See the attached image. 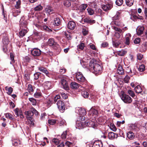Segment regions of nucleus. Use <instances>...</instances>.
<instances>
[{"label": "nucleus", "mask_w": 147, "mask_h": 147, "mask_svg": "<svg viewBox=\"0 0 147 147\" xmlns=\"http://www.w3.org/2000/svg\"><path fill=\"white\" fill-rule=\"evenodd\" d=\"M90 66V69L91 70H93V72L96 75L100 74L102 72V67L99 64H91Z\"/></svg>", "instance_id": "1"}, {"label": "nucleus", "mask_w": 147, "mask_h": 147, "mask_svg": "<svg viewBox=\"0 0 147 147\" xmlns=\"http://www.w3.org/2000/svg\"><path fill=\"white\" fill-rule=\"evenodd\" d=\"M92 125H94L93 122L90 120L85 121L84 124L82 122L77 121L76 122V127L80 129L83 128L84 125L89 127H90L92 126Z\"/></svg>", "instance_id": "2"}, {"label": "nucleus", "mask_w": 147, "mask_h": 147, "mask_svg": "<svg viewBox=\"0 0 147 147\" xmlns=\"http://www.w3.org/2000/svg\"><path fill=\"white\" fill-rule=\"evenodd\" d=\"M120 97L123 101L125 103L129 104L132 101V99L128 95L124 93L123 91L121 92Z\"/></svg>", "instance_id": "3"}, {"label": "nucleus", "mask_w": 147, "mask_h": 147, "mask_svg": "<svg viewBox=\"0 0 147 147\" xmlns=\"http://www.w3.org/2000/svg\"><path fill=\"white\" fill-rule=\"evenodd\" d=\"M3 42L4 44L3 48V51L4 52H6L7 51V45L9 43V40L7 35L4 36L3 38Z\"/></svg>", "instance_id": "4"}, {"label": "nucleus", "mask_w": 147, "mask_h": 147, "mask_svg": "<svg viewBox=\"0 0 147 147\" xmlns=\"http://www.w3.org/2000/svg\"><path fill=\"white\" fill-rule=\"evenodd\" d=\"M76 78L77 81L83 82L85 81V79L81 72H78L76 73Z\"/></svg>", "instance_id": "5"}, {"label": "nucleus", "mask_w": 147, "mask_h": 147, "mask_svg": "<svg viewBox=\"0 0 147 147\" xmlns=\"http://www.w3.org/2000/svg\"><path fill=\"white\" fill-rule=\"evenodd\" d=\"M41 51L39 49L35 48L31 51L32 55L34 57H38L41 54Z\"/></svg>", "instance_id": "6"}, {"label": "nucleus", "mask_w": 147, "mask_h": 147, "mask_svg": "<svg viewBox=\"0 0 147 147\" xmlns=\"http://www.w3.org/2000/svg\"><path fill=\"white\" fill-rule=\"evenodd\" d=\"M58 108L60 110H64L65 108L64 103L61 100H59L56 103Z\"/></svg>", "instance_id": "7"}, {"label": "nucleus", "mask_w": 147, "mask_h": 147, "mask_svg": "<svg viewBox=\"0 0 147 147\" xmlns=\"http://www.w3.org/2000/svg\"><path fill=\"white\" fill-rule=\"evenodd\" d=\"M61 82L64 89L68 90L69 89L68 84L65 78H63L61 80Z\"/></svg>", "instance_id": "8"}, {"label": "nucleus", "mask_w": 147, "mask_h": 147, "mask_svg": "<svg viewBox=\"0 0 147 147\" xmlns=\"http://www.w3.org/2000/svg\"><path fill=\"white\" fill-rule=\"evenodd\" d=\"M14 111L16 117H18L19 115L20 118L23 119L24 118L22 111L21 110L18 108H16L14 110Z\"/></svg>", "instance_id": "9"}, {"label": "nucleus", "mask_w": 147, "mask_h": 147, "mask_svg": "<svg viewBox=\"0 0 147 147\" xmlns=\"http://www.w3.org/2000/svg\"><path fill=\"white\" fill-rule=\"evenodd\" d=\"M113 7V5L111 3H109L106 5H102V8L105 11H107L110 10Z\"/></svg>", "instance_id": "10"}, {"label": "nucleus", "mask_w": 147, "mask_h": 147, "mask_svg": "<svg viewBox=\"0 0 147 147\" xmlns=\"http://www.w3.org/2000/svg\"><path fill=\"white\" fill-rule=\"evenodd\" d=\"M43 85L45 89H49L52 87L53 84L51 82L47 81L44 83Z\"/></svg>", "instance_id": "11"}, {"label": "nucleus", "mask_w": 147, "mask_h": 147, "mask_svg": "<svg viewBox=\"0 0 147 147\" xmlns=\"http://www.w3.org/2000/svg\"><path fill=\"white\" fill-rule=\"evenodd\" d=\"M48 44L50 46H54L56 47L59 46L57 43L55 42L54 39L53 38H50L49 39L48 41Z\"/></svg>", "instance_id": "12"}, {"label": "nucleus", "mask_w": 147, "mask_h": 147, "mask_svg": "<svg viewBox=\"0 0 147 147\" xmlns=\"http://www.w3.org/2000/svg\"><path fill=\"white\" fill-rule=\"evenodd\" d=\"M76 27V23L73 21H69L67 24V28L70 30H74Z\"/></svg>", "instance_id": "13"}, {"label": "nucleus", "mask_w": 147, "mask_h": 147, "mask_svg": "<svg viewBox=\"0 0 147 147\" xmlns=\"http://www.w3.org/2000/svg\"><path fill=\"white\" fill-rule=\"evenodd\" d=\"M144 28L143 26H139L136 29V31L137 34L138 35L142 34Z\"/></svg>", "instance_id": "14"}, {"label": "nucleus", "mask_w": 147, "mask_h": 147, "mask_svg": "<svg viewBox=\"0 0 147 147\" xmlns=\"http://www.w3.org/2000/svg\"><path fill=\"white\" fill-rule=\"evenodd\" d=\"M102 142L100 141H95L93 144L92 147H102Z\"/></svg>", "instance_id": "15"}, {"label": "nucleus", "mask_w": 147, "mask_h": 147, "mask_svg": "<svg viewBox=\"0 0 147 147\" xmlns=\"http://www.w3.org/2000/svg\"><path fill=\"white\" fill-rule=\"evenodd\" d=\"M131 35L130 34H127L125 36V43L126 45H129L130 43V40Z\"/></svg>", "instance_id": "16"}, {"label": "nucleus", "mask_w": 147, "mask_h": 147, "mask_svg": "<svg viewBox=\"0 0 147 147\" xmlns=\"http://www.w3.org/2000/svg\"><path fill=\"white\" fill-rule=\"evenodd\" d=\"M117 135L112 132H110L108 134V137L109 139L113 140L115 138H117Z\"/></svg>", "instance_id": "17"}, {"label": "nucleus", "mask_w": 147, "mask_h": 147, "mask_svg": "<svg viewBox=\"0 0 147 147\" xmlns=\"http://www.w3.org/2000/svg\"><path fill=\"white\" fill-rule=\"evenodd\" d=\"M117 73L119 74L122 75L124 73V70L121 66L119 65L117 70Z\"/></svg>", "instance_id": "18"}, {"label": "nucleus", "mask_w": 147, "mask_h": 147, "mask_svg": "<svg viewBox=\"0 0 147 147\" xmlns=\"http://www.w3.org/2000/svg\"><path fill=\"white\" fill-rule=\"evenodd\" d=\"M70 86L73 89H76L78 88L81 87L80 85L75 82H72Z\"/></svg>", "instance_id": "19"}, {"label": "nucleus", "mask_w": 147, "mask_h": 147, "mask_svg": "<svg viewBox=\"0 0 147 147\" xmlns=\"http://www.w3.org/2000/svg\"><path fill=\"white\" fill-rule=\"evenodd\" d=\"M114 24L117 26L123 27L124 26V24L119 20H114L113 22Z\"/></svg>", "instance_id": "20"}, {"label": "nucleus", "mask_w": 147, "mask_h": 147, "mask_svg": "<svg viewBox=\"0 0 147 147\" xmlns=\"http://www.w3.org/2000/svg\"><path fill=\"white\" fill-rule=\"evenodd\" d=\"M78 111L80 115L84 116L86 114V110L82 108H79Z\"/></svg>", "instance_id": "21"}, {"label": "nucleus", "mask_w": 147, "mask_h": 147, "mask_svg": "<svg viewBox=\"0 0 147 147\" xmlns=\"http://www.w3.org/2000/svg\"><path fill=\"white\" fill-rule=\"evenodd\" d=\"M38 69L41 72L45 74L47 76H49V72L46 68L42 67H38Z\"/></svg>", "instance_id": "22"}, {"label": "nucleus", "mask_w": 147, "mask_h": 147, "mask_svg": "<svg viewBox=\"0 0 147 147\" xmlns=\"http://www.w3.org/2000/svg\"><path fill=\"white\" fill-rule=\"evenodd\" d=\"M121 12L120 11H117V12L115 15L112 18V19L113 20H119L120 18Z\"/></svg>", "instance_id": "23"}, {"label": "nucleus", "mask_w": 147, "mask_h": 147, "mask_svg": "<svg viewBox=\"0 0 147 147\" xmlns=\"http://www.w3.org/2000/svg\"><path fill=\"white\" fill-rule=\"evenodd\" d=\"M25 114L26 115L27 118H31L33 115V113L32 110L25 112Z\"/></svg>", "instance_id": "24"}, {"label": "nucleus", "mask_w": 147, "mask_h": 147, "mask_svg": "<svg viewBox=\"0 0 147 147\" xmlns=\"http://www.w3.org/2000/svg\"><path fill=\"white\" fill-rule=\"evenodd\" d=\"M84 22L90 24H91L94 23L95 22V20L85 18L84 19Z\"/></svg>", "instance_id": "25"}, {"label": "nucleus", "mask_w": 147, "mask_h": 147, "mask_svg": "<svg viewBox=\"0 0 147 147\" xmlns=\"http://www.w3.org/2000/svg\"><path fill=\"white\" fill-rule=\"evenodd\" d=\"M127 137L130 140L133 139L134 138V134L131 131H129L127 134Z\"/></svg>", "instance_id": "26"}, {"label": "nucleus", "mask_w": 147, "mask_h": 147, "mask_svg": "<svg viewBox=\"0 0 147 147\" xmlns=\"http://www.w3.org/2000/svg\"><path fill=\"white\" fill-rule=\"evenodd\" d=\"M87 7L88 5L87 4H82L80 6L79 9L81 12L83 11Z\"/></svg>", "instance_id": "27"}, {"label": "nucleus", "mask_w": 147, "mask_h": 147, "mask_svg": "<svg viewBox=\"0 0 147 147\" xmlns=\"http://www.w3.org/2000/svg\"><path fill=\"white\" fill-rule=\"evenodd\" d=\"M134 1V0H125V3L127 6L131 7L133 5Z\"/></svg>", "instance_id": "28"}, {"label": "nucleus", "mask_w": 147, "mask_h": 147, "mask_svg": "<svg viewBox=\"0 0 147 147\" xmlns=\"http://www.w3.org/2000/svg\"><path fill=\"white\" fill-rule=\"evenodd\" d=\"M134 89L136 92L137 93H141L142 91L141 87L139 85L136 86Z\"/></svg>", "instance_id": "29"}, {"label": "nucleus", "mask_w": 147, "mask_h": 147, "mask_svg": "<svg viewBox=\"0 0 147 147\" xmlns=\"http://www.w3.org/2000/svg\"><path fill=\"white\" fill-rule=\"evenodd\" d=\"M81 95L85 98H87L89 96L88 93L86 90L82 91L81 92Z\"/></svg>", "instance_id": "30"}, {"label": "nucleus", "mask_w": 147, "mask_h": 147, "mask_svg": "<svg viewBox=\"0 0 147 147\" xmlns=\"http://www.w3.org/2000/svg\"><path fill=\"white\" fill-rule=\"evenodd\" d=\"M90 112L92 114V115H97L98 113V111L96 109L93 108H91L90 111Z\"/></svg>", "instance_id": "31"}, {"label": "nucleus", "mask_w": 147, "mask_h": 147, "mask_svg": "<svg viewBox=\"0 0 147 147\" xmlns=\"http://www.w3.org/2000/svg\"><path fill=\"white\" fill-rule=\"evenodd\" d=\"M61 22L60 19L57 18H55L54 19V25L56 26L59 25Z\"/></svg>", "instance_id": "32"}, {"label": "nucleus", "mask_w": 147, "mask_h": 147, "mask_svg": "<svg viewBox=\"0 0 147 147\" xmlns=\"http://www.w3.org/2000/svg\"><path fill=\"white\" fill-rule=\"evenodd\" d=\"M28 31L26 29H23L19 32V34L20 36L23 37L27 32Z\"/></svg>", "instance_id": "33"}, {"label": "nucleus", "mask_w": 147, "mask_h": 147, "mask_svg": "<svg viewBox=\"0 0 147 147\" xmlns=\"http://www.w3.org/2000/svg\"><path fill=\"white\" fill-rule=\"evenodd\" d=\"M5 89L6 91L8 92H7V93L9 95H10L12 93L13 91V89L11 87H10L8 88L7 86L5 87Z\"/></svg>", "instance_id": "34"}, {"label": "nucleus", "mask_w": 147, "mask_h": 147, "mask_svg": "<svg viewBox=\"0 0 147 147\" xmlns=\"http://www.w3.org/2000/svg\"><path fill=\"white\" fill-rule=\"evenodd\" d=\"M28 90L29 92L32 94L34 91V90L33 88L32 85L31 84H29L28 86Z\"/></svg>", "instance_id": "35"}, {"label": "nucleus", "mask_w": 147, "mask_h": 147, "mask_svg": "<svg viewBox=\"0 0 147 147\" xmlns=\"http://www.w3.org/2000/svg\"><path fill=\"white\" fill-rule=\"evenodd\" d=\"M127 53V51L124 50H122L117 52V54L120 56H123Z\"/></svg>", "instance_id": "36"}, {"label": "nucleus", "mask_w": 147, "mask_h": 147, "mask_svg": "<svg viewBox=\"0 0 147 147\" xmlns=\"http://www.w3.org/2000/svg\"><path fill=\"white\" fill-rule=\"evenodd\" d=\"M113 29L117 31L116 32H118L119 33L121 34L123 33V32L122 30L116 27H113Z\"/></svg>", "instance_id": "37"}, {"label": "nucleus", "mask_w": 147, "mask_h": 147, "mask_svg": "<svg viewBox=\"0 0 147 147\" xmlns=\"http://www.w3.org/2000/svg\"><path fill=\"white\" fill-rule=\"evenodd\" d=\"M64 4L65 6L69 7L71 5V3L69 0H65L64 2Z\"/></svg>", "instance_id": "38"}, {"label": "nucleus", "mask_w": 147, "mask_h": 147, "mask_svg": "<svg viewBox=\"0 0 147 147\" xmlns=\"http://www.w3.org/2000/svg\"><path fill=\"white\" fill-rule=\"evenodd\" d=\"M41 73H40L37 72L35 73L34 74V79L35 80H37L39 78V76H40Z\"/></svg>", "instance_id": "39"}, {"label": "nucleus", "mask_w": 147, "mask_h": 147, "mask_svg": "<svg viewBox=\"0 0 147 147\" xmlns=\"http://www.w3.org/2000/svg\"><path fill=\"white\" fill-rule=\"evenodd\" d=\"M10 58L11 60V61L10 62L11 64H13L14 63L15 61L14 60V56L13 54L12 53H11L10 54Z\"/></svg>", "instance_id": "40"}, {"label": "nucleus", "mask_w": 147, "mask_h": 147, "mask_svg": "<svg viewBox=\"0 0 147 147\" xmlns=\"http://www.w3.org/2000/svg\"><path fill=\"white\" fill-rule=\"evenodd\" d=\"M88 12L90 15H92L94 13V10L91 8H88L87 9Z\"/></svg>", "instance_id": "41"}, {"label": "nucleus", "mask_w": 147, "mask_h": 147, "mask_svg": "<svg viewBox=\"0 0 147 147\" xmlns=\"http://www.w3.org/2000/svg\"><path fill=\"white\" fill-rule=\"evenodd\" d=\"M29 100L32 103V104L33 105H36V100L33 98H29Z\"/></svg>", "instance_id": "42"}, {"label": "nucleus", "mask_w": 147, "mask_h": 147, "mask_svg": "<svg viewBox=\"0 0 147 147\" xmlns=\"http://www.w3.org/2000/svg\"><path fill=\"white\" fill-rule=\"evenodd\" d=\"M85 47L84 44L82 42H81L78 46V48L81 50H82Z\"/></svg>", "instance_id": "43"}, {"label": "nucleus", "mask_w": 147, "mask_h": 147, "mask_svg": "<svg viewBox=\"0 0 147 147\" xmlns=\"http://www.w3.org/2000/svg\"><path fill=\"white\" fill-rule=\"evenodd\" d=\"M56 123V120L55 119H50L48 120V123L51 125H54Z\"/></svg>", "instance_id": "44"}, {"label": "nucleus", "mask_w": 147, "mask_h": 147, "mask_svg": "<svg viewBox=\"0 0 147 147\" xmlns=\"http://www.w3.org/2000/svg\"><path fill=\"white\" fill-rule=\"evenodd\" d=\"M127 93L129 95L132 97H134L135 96V94L134 92L131 90H128L127 91Z\"/></svg>", "instance_id": "45"}, {"label": "nucleus", "mask_w": 147, "mask_h": 147, "mask_svg": "<svg viewBox=\"0 0 147 147\" xmlns=\"http://www.w3.org/2000/svg\"><path fill=\"white\" fill-rule=\"evenodd\" d=\"M5 117L6 118H9L10 119H12L13 118V117L12 115L9 113H7L5 114Z\"/></svg>", "instance_id": "46"}, {"label": "nucleus", "mask_w": 147, "mask_h": 147, "mask_svg": "<svg viewBox=\"0 0 147 147\" xmlns=\"http://www.w3.org/2000/svg\"><path fill=\"white\" fill-rule=\"evenodd\" d=\"M60 96L59 95H56L55 96L53 99V100H52L53 103H55L56 102L58 99H60Z\"/></svg>", "instance_id": "47"}, {"label": "nucleus", "mask_w": 147, "mask_h": 147, "mask_svg": "<svg viewBox=\"0 0 147 147\" xmlns=\"http://www.w3.org/2000/svg\"><path fill=\"white\" fill-rule=\"evenodd\" d=\"M123 0H117L115 1V3L116 5L120 6L123 4Z\"/></svg>", "instance_id": "48"}, {"label": "nucleus", "mask_w": 147, "mask_h": 147, "mask_svg": "<svg viewBox=\"0 0 147 147\" xmlns=\"http://www.w3.org/2000/svg\"><path fill=\"white\" fill-rule=\"evenodd\" d=\"M110 128L112 131H115L117 130L115 126L113 124H110Z\"/></svg>", "instance_id": "49"}, {"label": "nucleus", "mask_w": 147, "mask_h": 147, "mask_svg": "<svg viewBox=\"0 0 147 147\" xmlns=\"http://www.w3.org/2000/svg\"><path fill=\"white\" fill-rule=\"evenodd\" d=\"M59 125L61 126H63L66 125V122L65 120H62L61 121L59 122Z\"/></svg>", "instance_id": "50"}, {"label": "nucleus", "mask_w": 147, "mask_h": 147, "mask_svg": "<svg viewBox=\"0 0 147 147\" xmlns=\"http://www.w3.org/2000/svg\"><path fill=\"white\" fill-rule=\"evenodd\" d=\"M130 129L132 130H133L135 131L137 128V127L135 124H131L130 125Z\"/></svg>", "instance_id": "51"}, {"label": "nucleus", "mask_w": 147, "mask_h": 147, "mask_svg": "<svg viewBox=\"0 0 147 147\" xmlns=\"http://www.w3.org/2000/svg\"><path fill=\"white\" fill-rule=\"evenodd\" d=\"M42 9V7L40 5L36 6L34 8V10L36 11H40Z\"/></svg>", "instance_id": "52"}, {"label": "nucleus", "mask_w": 147, "mask_h": 147, "mask_svg": "<svg viewBox=\"0 0 147 147\" xmlns=\"http://www.w3.org/2000/svg\"><path fill=\"white\" fill-rule=\"evenodd\" d=\"M67 134V131H64L61 136V138L63 139H65L66 138V135Z\"/></svg>", "instance_id": "53"}, {"label": "nucleus", "mask_w": 147, "mask_h": 147, "mask_svg": "<svg viewBox=\"0 0 147 147\" xmlns=\"http://www.w3.org/2000/svg\"><path fill=\"white\" fill-rule=\"evenodd\" d=\"M145 69V66L144 65H142L140 66L138 70L140 71H143Z\"/></svg>", "instance_id": "54"}, {"label": "nucleus", "mask_w": 147, "mask_h": 147, "mask_svg": "<svg viewBox=\"0 0 147 147\" xmlns=\"http://www.w3.org/2000/svg\"><path fill=\"white\" fill-rule=\"evenodd\" d=\"M130 18L133 21L135 22L137 20L138 17L136 15H133L131 16Z\"/></svg>", "instance_id": "55"}, {"label": "nucleus", "mask_w": 147, "mask_h": 147, "mask_svg": "<svg viewBox=\"0 0 147 147\" xmlns=\"http://www.w3.org/2000/svg\"><path fill=\"white\" fill-rule=\"evenodd\" d=\"M43 28L44 30L48 32H51L52 31V30L50 29L47 26H43Z\"/></svg>", "instance_id": "56"}, {"label": "nucleus", "mask_w": 147, "mask_h": 147, "mask_svg": "<svg viewBox=\"0 0 147 147\" xmlns=\"http://www.w3.org/2000/svg\"><path fill=\"white\" fill-rule=\"evenodd\" d=\"M41 95V93L40 92H36L34 94V96L36 98H38Z\"/></svg>", "instance_id": "57"}, {"label": "nucleus", "mask_w": 147, "mask_h": 147, "mask_svg": "<svg viewBox=\"0 0 147 147\" xmlns=\"http://www.w3.org/2000/svg\"><path fill=\"white\" fill-rule=\"evenodd\" d=\"M120 44V42H116V41H113V46L115 47H117Z\"/></svg>", "instance_id": "58"}, {"label": "nucleus", "mask_w": 147, "mask_h": 147, "mask_svg": "<svg viewBox=\"0 0 147 147\" xmlns=\"http://www.w3.org/2000/svg\"><path fill=\"white\" fill-rule=\"evenodd\" d=\"M31 110L33 112V114H34L36 116H38V112L36 110V109L34 108L33 107H32L31 109Z\"/></svg>", "instance_id": "59"}, {"label": "nucleus", "mask_w": 147, "mask_h": 147, "mask_svg": "<svg viewBox=\"0 0 147 147\" xmlns=\"http://www.w3.org/2000/svg\"><path fill=\"white\" fill-rule=\"evenodd\" d=\"M130 79V77L127 75H126L124 78V81L125 83H128L129 79Z\"/></svg>", "instance_id": "60"}, {"label": "nucleus", "mask_w": 147, "mask_h": 147, "mask_svg": "<svg viewBox=\"0 0 147 147\" xmlns=\"http://www.w3.org/2000/svg\"><path fill=\"white\" fill-rule=\"evenodd\" d=\"M20 13V10H16L15 11V12H13V15L14 16L18 15Z\"/></svg>", "instance_id": "61"}, {"label": "nucleus", "mask_w": 147, "mask_h": 147, "mask_svg": "<svg viewBox=\"0 0 147 147\" xmlns=\"http://www.w3.org/2000/svg\"><path fill=\"white\" fill-rule=\"evenodd\" d=\"M141 39L140 38H136L134 41V42L135 44H139L140 41Z\"/></svg>", "instance_id": "62"}, {"label": "nucleus", "mask_w": 147, "mask_h": 147, "mask_svg": "<svg viewBox=\"0 0 147 147\" xmlns=\"http://www.w3.org/2000/svg\"><path fill=\"white\" fill-rule=\"evenodd\" d=\"M21 3L20 1L19 0L17 1L16 2V4L15 5V7L17 9H18L20 7V5Z\"/></svg>", "instance_id": "63"}, {"label": "nucleus", "mask_w": 147, "mask_h": 147, "mask_svg": "<svg viewBox=\"0 0 147 147\" xmlns=\"http://www.w3.org/2000/svg\"><path fill=\"white\" fill-rule=\"evenodd\" d=\"M52 142L55 143L56 144H58L59 143V140L57 138H53L52 140Z\"/></svg>", "instance_id": "64"}]
</instances>
